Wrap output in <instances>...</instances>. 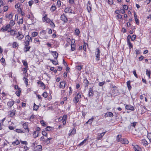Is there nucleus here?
Here are the masks:
<instances>
[{
	"label": "nucleus",
	"mask_w": 151,
	"mask_h": 151,
	"mask_svg": "<svg viewBox=\"0 0 151 151\" xmlns=\"http://www.w3.org/2000/svg\"><path fill=\"white\" fill-rule=\"evenodd\" d=\"M93 95V89L91 88H90L89 89L88 97H92Z\"/></svg>",
	"instance_id": "2eb2a0df"
},
{
	"label": "nucleus",
	"mask_w": 151,
	"mask_h": 151,
	"mask_svg": "<svg viewBox=\"0 0 151 151\" xmlns=\"http://www.w3.org/2000/svg\"><path fill=\"white\" fill-rule=\"evenodd\" d=\"M42 20L44 22L46 21L47 22H48L50 20V19H47V15H45L43 17Z\"/></svg>",
	"instance_id": "cd10ccee"
},
{
	"label": "nucleus",
	"mask_w": 151,
	"mask_h": 151,
	"mask_svg": "<svg viewBox=\"0 0 151 151\" xmlns=\"http://www.w3.org/2000/svg\"><path fill=\"white\" fill-rule=\"evenodd\" d=\"M48 60H50L52 62V63L55 65L58 64V63H56V61L55 60H52V59H49Z\"/></svg>",
	"instance_id": "09e8293b"
},
{
	"label": "nucleus",
	"mask_w": 151,
	"mask_h": 151,
	"mask_svg": "<svg viewBox=\"0 0 151 151\" xmlns=\"http://www.w3.org/2000/svg\"><path fill=\"white\" fill-rule=\"evenodd\" d=\"M8 113L9 116L11 117L14 116L15 114V111L13 110L9 111Z\"/></svg>",
	"instance_id": "dca6fc26"
},
{
	"label": "nucleus",
	"mask_w": 151,
	"mask_h": 151,
	"mask_svg": "<svg viewBox=\"0 0 151 151\" xmlns=\"http://www.w3.org/2000/svg\"><path fill=\"white\" fill-rule=\"evenodd\" d=\"M28 69V68L25 67L23 69L22 71H23V73L24 74L26 73L27 72V70Z\"/></svg>",
	"instance_id": "49530a36"
},
{
	"label": "nucleus",
	"mask_w": 151,
	"mask_h": 151,
	"mask_svg": "<svg viewBox=\"0 0 151 151\" xmlns=\"http://www.w3.org/2000/svg\"><path fill=\"white\" fill-rule=\"evenodd\" d=\"M65 12L66 13L68 12H71V10L69 8H66L65 10Z\"/></svg>",
	"instance_id": "37998d69"
},
{
	"label": "nucleus",
	"mask_w": 151,
	"mask_h": 151,
	"mask_svg": "<svg viewBox=\"0 0 151 151\" xmlns=\"http://www.w3.org/2000/svg\"><path fill=\"white\" fill-rule=\"evenodd\" d=\"M83 83L84 86L87 87L88 85V81L87 79H84L83 81Z\"/></svg>",
	"instance_id": "aec40b11"
},
{
	"label": "nucleus",
	"mask_w": 151,
	"mask_h": 151,
	"mask_svg": "<svg viewBox=\"0 0 151 151\" xmlns=\"http://www.w3.org/2000/svg\"><path fill=\"white\" fill-rule=\"evenodd\" d=\"M25 37L27 39V40H28L29 41V42H32V38L30 37L29 35H27Z\"/></svg>",
	"instance_id": "72a5a7b5"
},
{
	"label": "nucleus",
	"mask_w": 151,
	"mask_h": 151,
	"mask_svg": "<svg viewBox=\"0 0 151 151\" xmlns=\"http://www.w3.org/2000/svg\"><path fill=\"white\" fill-rule=\"evenodd\" d=\"M23 80L24 81L25 83V84L27 86L28 85V79H27L25 77H24L23 78Z\"/></svg>",
	"instance_id": "f704fd0d"
},
{
	"label": "nucleus",
	"mask_w": 151,
	"mask_h": 151,
	"mask_svg": "<svg viewBox=\"0 0 151 151\" xmlns=\"http://www.w3.org/2000/svg\"><path fill=\"white\" fill-rule=\"evenodd\" d=\"M123 7L124 9V10H127L128 9V7L126 5H123Z\"/></svg>",
	"instance_id": "680f3d73"
},
{
	"label": "nucleus",
	"mask_w": 151,
	"mask_h": 151,
	"mask_svg": "<svg viewBox=\"0 0 151 151\" xmlns=\"http://www.w3.org/2000/svg\"><path fill=\"white\" fill-rule=\"evenodd\" d=\"M108 3L110 4H112L113 3V1L112 0H106Z\"/></svg>",
	"instance_id": "5fc2aeb1"
},
{
	"label": "nucleus",
	"mask_w": 151,
	"mask_h": 151,
	"mask_svg": "<svg viewBox=\"0 0 151 151\" xmlns=\"http://www.w3.org/2000/svg\"><path fill=\"white\" fill-rule=\"evenodd\" d=\"M6 17L7 18H8L9 19H11L13 15L12 14V13H11L8 15H6Z\"/></svg>",
	"instance_id": "58836bf2"
},
{
	"label": "nucleus",
	"mask_w": 151,
	"mask_h": 151,
	"mask_svg": "<svg viewBox=\"0 0 151 151\" xmlns=\"http://www.w3.org/2000/svg\"><path fill=\"white\" fill-rule=\"evenodd\" d=\"M15 24L13 20H11L9 22V24H8L9 25L10 27H11L13 26Z\"/></svg>",
	"instance_id": "7c9ffc66"
},
{
	"label": "nucleus",
	"mask_w": 151,
	"mask_h": 151,
	"mask_svg": "<svg viewBox=\"0 0 151 151\" xmlns=\"http://www.w3.org/2000/svg\"><path fill=\"white\" fill-rule=\"evenodd\" d=\"M42 96L44 97H45V98H47V93L46 92H44L42 94Z\"/></svg>",
	"instance_id": "338daca9"
},
{
	"label": "nucleus",
	"mask_w": 151,
	"mask_h": 151,
	"mask_svg": "<svg viewBox=\"0 0 151 151\" xmlns=\"http://www.w3.org/2000/svg\"><path fill=\"white\" fill-rule=\"evenodd\" d=\"M22 63H23V65L25 66V67L28 68V64L27 61H24L23 60L22 61Z\"/></svg>",
	"instance_id": "a19ab883"
},
{
	"label": "nucleus",
	"mask_w": 151,
	"mask_h": 151,
	"mask_svg": "<svg viewBox=\"0 0 151 151\" xmlns=\"http://www.w3.org/2000/svg\"><path fill=\"white\" fill-rule=\"evenodd\" d=\"M147 137L149 139L150 142H151V133H150L147 134Z\"/></svg>",
	"instance_id": "e433bc0d"
},
{
	"label": "nucleus",
	"mask_w": 151,
	"mask_h": 151,
	"mask_svg": "<svg viewBox=\"0 0 151 151\" xmlns=\"http://www.w3.org/2000/svg\"><path fill=\"white\" fill-rule=\"evenodd\" d=\"M96 51L95 52V54L96 55V60L97 61H99L100 59V50L99 48H97L96 50Z\"/></svg>",
	"instance_id": "7ed1b4c3"
},
{
	"label": "nucleus",
	"mask_w": 151,
	"mask_h": 151,
	"mask_svg": "<svg viewBox=\"0 0 151 151\" xmlns=\"http://www.w3.org/2000/svg\"><path fill=\"white\" fill-rule=\"evenodd\" d=\"M130 82L131 81H128L127 82V86L129 90H130L132 88V87L130 85Z\"/></svg>",
	"instance_id": "4be33fe9"
},
{
	"label": "nucleus",
	"mask_w": 151,
	"mask_h": 151,
	"mask_svg": "<svg viewBox=\"0 0 151 151\" xmlns=\"http://www.w3.org/2000/svg\"><path fill=\"white\" fill-rule=\"evenodd\" d=\"M52 127L50 126H47L46 128V130L47 131H50L51 130Z\"/></svg>",
	"instance_id": "69168bd1"
},
{
	"label": "nucleus",
	"mask_w": 151,
	"mask_h": 151,
	"mask_svg": "<svg viewBox=\"0 0 151 151\" xmlns=\"http://www.w3.org/2000/svg\"><path fill=\"white\" fill-rule=\"evenodd\" d=\"M52 139L51 138H48L44 141V143L46 145L48 144L50 142V140Z\"/></svg>",
	"instance_id": "6ab92c4d"
},
{
	"label": "nucleus",
	"mask_w": 151,
	"mask_h": 151,
	"mask_svg": "<svg viewBox=\"0 0 151 151\" xmlns=\"http://www.w3.org/2000/svg\"><path fill=\"white\" fill-rule=\"evenodd\" d=\"M87 140V139H84V140L82 141V142L80 143V145H83L85 142H86V141Z\"/></svg>",
	"instance_id": "8fccbe9b"
},
{
	"label": "nucleus",
	"mask_w": 151,
	"mask_h": 151,
	"mask_svg": "<svg viewBox=\"0 0 151 151\" xmlns=\"http://www.w3.org/2000/svg\"><path fill=\"white\" fill-rule=\"evenodd\" d=\"M30 48V46H25L24 48V52H27L29 51Z\"/></svg>",
	"instance_id": "bb28decb"
},
{
	"label": "nucleus",
	"mask_w": 151,
	"mask_h": 151,
	"mask_svg": "<svg viewBox=\"0 0 151 151\" xmlns=\"http://www.w3.org/2000/svg\"><path fill=\"white\" fill-rule=\"evenodd\" d=\"M34 3V1L32 0L30 1L29 2V5L30 6H31Z\"/></svg>",
	"instance_id": "bf43d9fd"
},
{
	"label": "nucleus",
	"mask_w": 151,
	"mask_h": 151,
	"mask_svg": "<svg viewBox=\"0 0 151 151\" xmlns=\"http://www.w3.org/2000/svg\"><path fill=\"white\" fill-rule=\"evenodd\" d=\"M25 46H28L29 45V41L28 40H27L25 42Z\"/></svg>",
	"instance_id": "774afa93"
},
{
	"label": "nucleus",
	"mask_w": 151,
	"mask_h": 151,
	"mask_svg": "<svg viewBox=\"0 0 151 151\" xmlns=\"http://www.w3.org/2000/svg\"><path fill=\"white\" fill-rule=\"evenodd\" d=\"M8 9V7L7 6H4V12H6V11Z\"/></svg>",
	"instance_id": "e2e57ef3"
},
{
	"label": "nucleus",
	"mask_w": 151,
	"mask_h": 151,
	"mask_svg": "<svg viewBox=\"0 0 151 151\" xmlns=\"http://www.w3.org/2000/svg\"><path fill=\"white\" fill-rule=\"evenodd\" d=\"M105 116L112 117L113 116V114L111 112H107L105 114Z\"/></svg>",
	"instance_id": "f3484780"
},
{
	"label": "nucleus",
	"mask_w": 151,
	"mask_h": 151,
	"mask_svg": "<svg viewBox=\"0 0 151 151\" xmlns=\"http://www.w3.org/2000/svg\"><path fill=\"white\" fill-rule=\"evenodd\" d=\"M42 150V146L41 145H38L34 148V151H41Z\"/></svg>",
	"instance_id": "6e6552de"
},
{
	"label": "nucleus",
	"mask_w": 151,
	"mask_h": 151,
	"mask_svg": "<svg viewBox=\"0 0 151 151\" xmlns=\"http://www.w3.org/2000/svg\"><path fill=\"white\" fill-rule=\"evenodd\" d=\"M76 129H73L72 131L70 132V133L69 134V135H70L71 134H74L76 133Z\"/></svg>",
	"instance_id": "13d9d810"
},
{
	"label": "nucleus",
	"mask_w": 151,
	"mask_h": 151,
	"mask_svg": "<svg viewBox=\"0 0 151 151\" xmlns=\"http://www.w3.org/2000/svg\"><path fill=\"white\" fill-rule=\"evenodd\" d=\"M18 133H24V132L21 129H17L15 130Z\"/></svg>",
	"instance_id": "c9c22d12"
},
{
	"label": "nucleus",
	"mask_w": 151,
	"mask_h": 151,
	"mask_svg": "<svg viewBox=\"0 0 151 151\" xmlns=\"http://www.w3.org/2000/svg\"><path fill=\"white\" fill-rule=\"evenodd\" d=\"M9 32H10V35L12 36L17 34V31L14 29H11L9 31Z\"/></svg>",
	"instance_id": "f8f14e48"
},
{
	"label": "nucleus",
	"mask_w": 151,
	"mask_h": 151,
	"mask_svg": "<svg viewBox=\"0 0 151 151\" xmlns=\"http://www.w3.org/2000/svg\"><path fill=\"white\" fill-rule=\"evenodd\" d=\"M50 9L52 12H53L55 10L56 7L55 6H52Z\"/></svg>",
	"instance_id": "4d7b16f0"
},
{
	"label": "nucleus",
	"mask_w": 151,
	"mask_h": 151,
	"mask_svg": "<svg viewBox=\"0 0 151 151\" xmlns=\"http://www.w3.org/2000/svg\"><path fill=\"white\" fill-rule=\"evenodd\" d=\"M42 134L43 136H47V133L45 131H43L42 132Z\"/></svg>",
	"instance_id": "0e129e2a"
},
{
	"label": "nucleus",
	"mask_w": 151,
	"mask_h": 151,
	"mask_svg": "<svg viewBox=\"0 0 151 151\" xmlns=\"http://www.w3.org/2000/svg\"><path fill=\"white\" fill-rule=\"evenodd\" d=\"M61 19L63 21L64 23L67 22H68V19L64 15H62L61 16Z\"/></svg>",
	"instance_id": "1a4fd4ad"
},
{
	"label": "nucleus",
	"mask_w": 151,
	"mask_h": 151,
	"mask_svg": "<svg viewBox=\"0 0 151 151\" xmlns=\"http://www.w3.org/2000/svg\"><path fill=\"white\" fill-rule=\"evenodd\" d=\"M20 143V142L18 139H17L15 141L12 142V144L13 145H17Z\"/></svg>",
	"instance_id": "b1692460"
},
{
	"label": "nucleus",
	"mask_w": 151,
	"mask_h": 151,
	"mask_svg": "<svg viewBox=\"0 0 151 151\" xmlns=\"http://www.w3.org/2000/svg\"><path fill=\"white\" fill-rule=\"evenodd\" d=\"M137 123V122H134L132 123H131L130 126H132V127H133L134 128L135 126L136 125Z\"/></svg>",
	"instance_id": "3c124183"
},
{
	"label": "nucleus",
	"mask_w": 151,
	"mask_h": 151,
	"mask_svg": "<svg viewBox=\"0 0 151 151\" xmlns=\"http://www.w3.org/2000/svg\"><path fill=\"white\" fill-rule=\"evenodd\" d=\"M136 36L135 35H133L131 37V40L132 41H134L136 39Z\"/></svg>",
	"instance_id": "864d4df0"
},
{
	"label": "nucleus",
	"mask_w": 151,
	"mask_h": 151,
	"mask_svg": "<svg viewBox=\"0 0 151 151\" xmlns=\"http://www.w3.org/2000/svg\"><path fill=\"white\" fill-rule=\"evenodd\" d=\"M127 44L129 45V49H131L133 47V45L131 43L130 41H128L127 42Z\"/></svg>",
	"instance_id": "473e14b6"
},
{
	"label": "nucleus",
	"mask_w": 151,
	"mask_h": 151,
	"mask_svg": "<svg viewBox=\"0 0 151 151\" xmlns=\"http://www.w3.org/2000/svg\"><path fill=\"white\" fill-rule=\"evenodd\" d=\"M71 50L72 51L74 50L75 49V45L74 44H71Z\"/></svg>",
	"instance_id": "de8ad7c7"
},
{
	"label": "nucleus",
	"mask_w": 151,
	"mask_h": 151,
	"mask_svg": "<svg viewBox=\"0 0 151 151\" xmlns=\"http://www.w3.org/2000/svg\"><path fill=\"white\" fill-rule=\"evenodd\" d=\"M24 37V36L21 32H18L17 35L16 37V38L18 40H21Z\"/></svg>",
	"instance_id": "20e7f679"
},
{
	"label": "nucleus",
	"mask_w": 151,
	"mask_h": 151,
	"mask_svg": "<svg viewBox=\"0 0 151 151\" xmlns=\"http://www.w3.org/2000/svg\"><path fill=\"white\" fill-rule=\"evenodd\" d=\"M21 90V88H19V90H18V91H16L15 93L18 96H19L20 95Z\"/></svg>",
	"instance_id": "412c9836"
},
{
	"label": "nucleus",
	"mask_w": 151,
	"mask_h": 151,
	"mask_svg": "<svg viewBox=\"0 0 151 151\" xmlns=\"http://www.w3.org/2000/svg\"><path fill=\"white\" fill-rule=\"evenodd\" d=\"M39 108V106L35 104V103L34 104V106L33 107V110H34L37 111Z\"/></svg>",
	"instance_id": "2f4dec72"
},
{
	"label": "nucleus",
	"mask_w": 151,
	"mask_h": 151,
	"mask_svg": "<svg viewBox=\"0 0 151 151\" xmlns=\"http://www.w3.org/2000/svg\"><path fill=\"white\" fill-rule=\"evenodd\" d=\"M15 102L13 100H11L7 103V105L9 107H11Z\"/></svg>",
	"instance_id": "0eeeda50"
},
{
	"label": "nucleus",
	"mask_w": 151,
	"mask_h": 151,
	"mask_svg": "<svg viewBox=\"0 0 151 151\" xmlns=\"http://www.w3.org/2000/svg\"><path fill=\"white\" fill-rule=\"evenodd\" d=\"M80 31L78 29H76L75 32V33L76 35H78L79 34Z\"/></svg>",
	"instance_id": "79ce46f5"
},
{
	"label": "nucleus",
	"mask_w": 151,
	"mask_h": 151,
	"mask_svg": "<svg viewBox=\"0 0 151 151\" xmlns=\"http://www.w3.org/2000/svg\"><path fill=\"white\" fill-rule=\"evenodd\" d=\"M66 83L65 81L60 82V83L59 87L60 88H64L65 86Z\"/></svg>",
	"instance_id": "ddd939ff"
},
{
	"label": "nucleus",
	"mask_w": 151,
	"mask_h": 151,
	"mask_svg": "<svg viewBox=\"0 0 151 151\" xmlns=\"http://www.w3.org/2000/svg\"><path fill=\"white\" fill-rule=\"evenodd\" d=\"M51 52L52 53L54 57L57 59L58 56V53L56 51H52Z\"/></svg>",
	"instance_id": "a211bd4d"
},
{
	"label": "nucleus",
	"mask_w": 151,
	"mask_h": 151,
	"mask_svg": "<svg viewBox=\"0 0 151 151\" xmlns=\"http://www.w3.org/2000/svg\"><path fill=\"white\" fill-rule=\"evenodd\" d=\"M146 74L148 76L149 78H150L151 74V71L150 70H148L147 69H146Z\"/></svg>",
	"instance_id": "a878e982"
},
{
	"label": "nucleus",
	"mask_w": 151,
	"mask_h": 151,
	"mask_svg": "<svg viewBox=\"0 0 151 151\" xmlns=\"http://www.w3.org/2000/svg\"><path fill=\"white\" fill-rule=\"evenodd\" d=\"M37 84L40 85V86L41 87L42 89H44L45 88V85L42 81H39L37 82Z\"/></svg>",
	"instance_id": "9b49d317"
},
{
	"label": "nucleus",
	"mask_w": 151,
	"mask_h": 151,
	"mask_svg": "<svg viewBox=\"0 0 151 151\" xmlns=\"http://www.w3.org/2000/svg\"><path fill=\"white\" fill-rule=\"evenodd\" d=\"M87 9L88 12H90L91 10V5H87Z\"/></svg>",
	"instance_id": "4c0bfd02"
},
{
	"label": "nucleus",
	"mask_w": 151,
	"mask_h": 151,
	"mask_svg": "<svg viewBox=\"0 0 151 151\" xmlns=\"http://www.w3.org/2000/svg\"><path fill=\"white\" fill-rule=\"evenodd\" d=\"M106 133V132H105L101 133L99 134H98V136L96 138L97 140H98L101 139Z\"/></svg>",
	"instance_id": "39448f33"
},
{
	"label": "nucleus",
	"mask_w": 151,
	"mask_h": 151,
	"mask_svg": "<svg viewBox=\"0 0 151 151\" xmlns=\"http://www.w3.org/2000/svg\"><path fill=\"white\" fill-rule=\"evenodd\" d=\"M23 126L25 130H27V132H29V129L28 128V124L27 122H25L23 124Z\"/></svg>",
	"instance_id": "423d86ee"
},
{
	"label": "nucleus",
	"mask_w": 151,
	"mask_h": 151,
	"mask_svg": "<svg viewBox=\"0 0 151 151\" xmlns=\"http://www.w3.org/2000/svg\"><path fill=\"white\" fill-rule=\"evenodd\" d=\"M21 5L20 3H18L17 4H16L15 6V8H17L19 7Z\"/></svg>",
	"instance_id": "6e6d98bb"
},
{
	"label": "nucleus",
	"mask_w": 151,
	"mask_h": 151,
	"mask_svg": "<svg viewBox=\"0 0 151 151\" xmlns=\"http://www.w3.org/2000/svg\"><path fill=\"white\" fill-rule=\"evenodd\" d=\"M38 34V33L37 32H33L32 33V36L33 37H34L35 36H36Z\"/></svg>",
	"instance_id": "a18cd8bd"
},
{
	"label": "nucleus",
	"mask_w": 151,
	"mask_h": 151,
	"mask_svg": "<svg viewBox=\"0 0 151 151\" xmlns=\"http://www.w3.org/2000/svg\"><path fill=\"white\" fill-rule=\"evenodd\" d=\"M82 68L81 66L78 65L76 66V69L79 70H80Z\"/></svg>",
	"instance_id": "052dcab7"
},
{
	"label": "nucleus",
	"mask_w": 151,
	"mask_h": 151,
	"mask_svg": "<svg viewBox=\"0 0 151 151\" xmlns=\"http://www.w3.org/2000/svg\"><path fill=\"white\" fill-rule=\"evenodd\" d=\"M41 124L44 127L46 126V124H45V122L43 120H41L40 121Z\"/></svg>",
	"instance_id": "c03bdc74"
},
{
	"label": "nucleus",
	"mask_w": 151,
	"mask_h": 151,
	"mask_svg": "<svg viewBox=\"0 0 151 151\" xmlns=\"http://www.w3.org/2000/svg\"><path fill=\"white\" fill-rule=\"evenodd\" d=\"M133 73L134 74V76L137 78H138L137 75L136 73V72L135 70H134L133 71Z\"/></svg>",
	"instance_id": "603ef678"
},
{
	"label": "nucleus",
	"mask_w": 151,
	"mask_h": 151,
	"mask_svg": "<svg viewBox=\"0 0 151 151\" xmlns=\"http://www.w3.org/2000/svg\"><path fill=\"white\" fill-rule=\"evenodd\" d=\"M94 118L93 117H92L91 118L89 119L88 120L86 123V124H91Z\"/></svg>",
	"instance_id": "c756f323"
},
{
	"label": "nucleus",
	"mask_w": 151,
	"mask_h": 151,
	"mask_svg": "<svg viewBox=\"0 0 151 151\" xmlns=\"http://www.w3.org/2000/svg\"><path fill=\"white\" fill-rule=\"evenodd\" d=\"M122 136L121 135L118 134L116 137V141L118 142H120L121 139H122Z\"/></svg>",
	"instance_id": "5701e85b"
},
{
	"label": "nucleus",
	"mask_w": 151,
	"mask_h": 151,
	"mask_svg": "<svg viewBox=\"0 0 151 151\" xmlns=\"http://www.w3.org/2000/svg\"><path fill=\"white\" fill-rule=\"evenodd\" d=\"M121 143L124 144H127L129 143L128 141L126 139H121L120 142Z\"/></svg>",
	"instance_id": "4468645a"
},
{
	"label": "nucleus",
	"mask_w": 151,
	"mask_h": 151,
	"mask_svg": "<svg viewBox=\"0 0 151 151\" xmlns=\"http://www.w3.org/2000/svg\"><path fill=\"white\" fill-rule=\"evenodd\" d=\"M81 94L80 93H77L73 99V101L75 104H77L79 101V99L81 98Z\"/></svg>",
	"instance_id": "f257e3e1"
},
{
	"label": "nucleus",
	"mask_w": 151,
	"mask_h": 151,
	"mask_svg": "<svg viewBox=\"0 0 151 151\" xmlns=\"http://www.w3.org/2000/svg\"><path fill=\"white\" fill-rule=\"evenodd\" d=\"M38 133L36 131H34L33 133V136L35 138H36L38 136Z\"/></svg>",
	"instance_id": "ea45409f"
},
{
	"label": "nucleus",
	"mask_w": 151,
	"mask_h": 151,
	"mask_svg": "<svg viewBox=\"0 0 151 151\" xmlns=\"http://www.w3.org/2000/svg\"><path fill=\"white\" fill-rule=\"evenodd\" d=\"M18 45L16 42H14L12 44V46L14 48H16L18 46Z\"/></svg>",
	"instance_id": "c85d7f7f"
},
{
	"label": "nucleus",
	"mask_w": 151,
	"mask_h": 151,
	"mask_svg": "<svg viewBox=\"0 0 151 151\" xmlns=\"http://www.w3.org/2000/svg\"><path fill=\"white\" fill-rule=\"evenodd\" d=\"M10 29L9 25L7 24L5 27H3L1 28V31L3 32L7 31L9 32V31L10 30Z\"/></svg>",
	"instance_id": "f03ea898"
},
{
	"label": "nucleus",
	"mask_w": 151,
	"mask_h": 151,
	"mask_svg": "<svg viewBox=\"0 0 151 151\" xmlns=\"http://www.w3.org/2000/svg\"><path fill=\"white\" fill-rule=\"evenodd\" d=\"M125 108L127 110L134 111V110L133 106L130 105H127L125 106Z\"/></svg>",
	"instance_id": "9d476101"
},
{
	"label": "nucleus",
	"mask_w": 151,
	"mask_h": 151,
	"mask_svg": "<svg viewBox=\"0 0 151 151\" xmlns=\"http://www.w3.org/2000/svg\"><path fill=\"white\" fill-rule=\"evenodd\" d=\"M142 143L145 146H146L148 144L147 142L145 139H143L142 140Z\"/></svg>",
	"instance_id": "393cba45"
}]
</instances>
